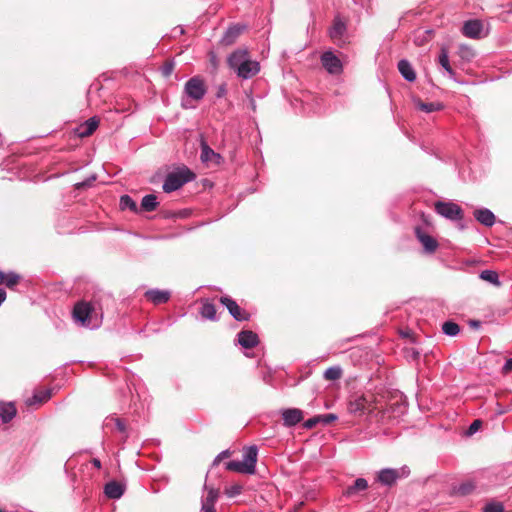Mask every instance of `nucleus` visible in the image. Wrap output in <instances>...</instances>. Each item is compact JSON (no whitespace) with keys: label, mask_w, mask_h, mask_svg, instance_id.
<instances>
[{"label":"nucleus","mask_w":512,"mask_h":512,"mask_svg":"<svg viewBox=\"0 0 512 512\" xmlns=\"http://www.w3.org/2000/svg\"><path fill=\"white\" fill-rule=\"evenodd\" d=\"M19 280L20 276L18 274L9 272L5 274V281H3V284H5L8 288H12L18 284Z\"/></svg>","instance_id":"obj_38"},{"label":"nucleus","mask_w":512,"mask_h":512,"mask_svg":"<svg viewBox=\"0 0 512 512\" xmlns=\"http://www.w3.org/2000/svg\"><path fill=\"white\" fill-rule=\"evenodd\" d=\"M283 423L286 427H292L300 423L303 418V412L297 408L284 409L281 412Z\"/></svg>","instance_id":"obj_11"},{"label":"nucleus","mask_w":512,"mask_h":512,"mask_svg":"<svg viewBox=\"0 0 512 512\" xmlns=\"http://www.w3.org/2000/svg\"><path fill=\"white\" fill-rule=\"evenodd\" d=\"M124 486L116 481H110L105 485V495L110 499H119L124 494Z\"/></svg>","instance_id":"obj_18"},{"label":"nucleus","mask_w":512,"mask_h":512,"mask_svg":"<svg viewBox=\"0 0 512 512\" xmlns=\"http://www.w3.org/2000/svg\"><path fill=\"white\" fill-rule=\"evenodd\" d=\"M225 93H226V88H225V86H224V85H221V86L219 87V89H218L217 97H219V98H220V97L224 96V95H225Z\"/></svg>","instance_id":"obj_47"},{"label":"nucleus","mask_w":512,"mask_h":512,"mask_svg":"<svg viewBox=\"0 0 512 512\" xmlns=\"http://www.w3.org/2000/svg\"><path fill=\"white\" fill-rule=\"evenodd\" d=\"M416 236L426 252L433 253L437 249V241L432 236L422 232L420 228L416 229Z\"/></svg>","instance_id":"obj_13"},{"label":"nucleus","mask_w":512,"mask_h":512,"mask_svg":"<svg viewBox=\"0 0 512 512\" xmlns=\"http://www.w3.org/2000/svg\"><path fill=\"white\" fill-rule=\"evenodd\" d=\"M158 206L157 197L153 194L146 195L142 198L141 208L145 211H154Z\"/></svg>","instance_id":"obj_29"},{"label":"nucleus","mask_w":512,"mask_h":512,"mask_svg":"<svg viewBox=\"0 0 512 512\" xmlns=\"http://www.w3.org/2000/svg\"><path fill=\"white\" fill-rule=\"evenodd\" d=\"M50 397H51L50 390L38 391V392H35L32 397H30L26 400V404L28 406H31L34 404L43 403V402L47 401L48 399H50Z\"/></svg>","instance_id":"obj_27"},{"label":"nucleus","mask_w":512,"mask_h":512,"mask_svg":"<svg viewBox=\"0 0 512 512\" xmlns=\"http://www.w3.org/2000/svg\"><path fill=\"white\" fill-rule=\"evenodd\" d=\"M16 407L12 402H0V418L4 423L11 421L16 415Z\"/></svg>","instance_id":"obj_22"},{"label":"nucleus","mask_w":512,"mask_h":512,"mask_svg":"<svg viewBox=\"0 0 512 512\" xmlns=\"http://www.w3.org/2000/svg\"><path fill=\"white\" fill-rule=\"evenodd\" d=\"M173 64L172 63H166L163 67H162V73L164 76H169L172 71H173Z\"/></svg>","instance_id":"obj_43"},{"label":"nucleus","mask_w":512,"mask_h":512,"mask_svg":"<svg viewBox=\"0 0 512 512\" xmlns=\"http://www.w3.org/2000/svg\"><path fill=\"white\" fill-rule=\"evenodd\" d=\"M368 488V482L364 478H357L353 485L346 488L343 495L346 497H352L360 491H364Z\"/></svg>","instance_id":"obj_24"},{"label":"nucleus","mask_w":512,"mask_h":512,"mask_svg":"<svg viewBox=\"0 0 512 512\" xmlns=\"http://www.w3.org/2000/svg\"><path fill=\"white\" fill-rule=\"evenodd\" d=\"M227 63L229 68L243 80L251 79L260 72V63L251 58L247 49L233 51L228 56Z\"/></svg>","instance_id":"obj_1"},{"label":"nucleus","mask_w":512,"mask_h":512,"mask_svg":"<svg viewBox=\"0 0 512 512\" xmlns=\"http://www.w3.org/2000/svg\"><path fill=\"white\" fill-rule=\"evenodd\" d=\"M229 455H230L229 450H224V451L220 452V453L216 456V458L214 459L213 464H214V465L219 464V462H220L222 459H224V458L228 457Z\"/></svg>","instance_id":"obj_42"},{"label":"nucleus","mask_w":512,"mask_h":512,"mask_svg":"<svg viewBox=\"0 0 512 512\" xmlns=\"http://www.w3.org/2000/svg\"><path fill=\"white\" fill-rule=\"evenodd\" d=\"M481 424H482V423H481V421H480V420H475V421H473V422H472V424H471V425H470V427H469V433H470V434L475 433V432L479 429V427L481 426Z\"/></svg>","instance_id":"obj_44"},{"label":"nucleus","mask_w":512,"mask_h":512,"mask_svg":"<svg viewBox=\"0 0 512 512\" xmlns=\"http://www.w3.org/2000/svg\"><path fill=\"white\" fill-rule=\"evenodd\" d=\"M207 494L205 498L202 500V504L215 506V503L218 498V491L214 488H207Z\"/></svg>","instance_id":"obj_35"},{"label":"nucleus","mask_w":512,"mask_h":512,"mask_svg":"<svg viewBox=\"0 0 512 512\" xmlns=\"http://www.w3.org/2000/svg\"><path fill=\"white\" fill-rule=\"evenodd\" d=\"M98 124L99 121L96 117L89 118L79 127V135L81 137L90 136L97 129Z\"/></svg>","instance_id":"obj_25"},{"label":"nucleus","mask_w":512,"mask_h":512,"mask_svg":"<svg viewBox=\"0 0 512 512\" xmlns=\"http://www.w3.org/2000/svg\"><path fill=\"white\" fill-rule=\"evenodd\" d=\"M399 478V472L396 469L385 468L379 471L378 473V481L383 485L391 486L396 480Z\"/></svg>","instance_id":"obj_15"},{"label":"nucleus","mask_w":512,"mask_h":512,"mask_svg":"<svg viewBox=\"0 0 512 512\" xmlns=\"http://www.w3.org/2000/svg\"><path fill=\"white\" fill-rule=\"evenodd\" d=\"M201 161L203 163L214 162L219 164L221 161V155L214 152L205 142L201 143Z\"/></svg>","instance_id":"obj_17"},{"label":"nucleus","mask_w":512,"mask_h":512,"mask_svg":"<svg viewBox=\"0 0 512 512\" xmlns=\"http://www.w3.org/2000/svg\"><path fill=\"white\" fill-rule=\"evenodd\" d=\"M321 64L324 69L332 75H339L343 72V64L338 56L332 51H325L321 57Z\"/></svg>","instance_id":"obj_8"},{"label":"nucleus","mask_w":512,"mask_h":512,"mask_svg":"<svg viewBox=\"0 0 512 512\" xmlns=\"http://www.w3.org/2000/svg\"><path fill=\"white\" fill-rule=\"evenodd\" d=\"M502 370L504 373H509L512 371V358H509L506 360L505 364L503 365Z\"/></svg>","instance_id":"obj_45"},{"label":"nucleus","mask_w":512,"mask_h":512,"mask_svg":"<svg viewBox=\"0 0 512 512\" xmlns=\"http://www.w3.org/2000/svg\"><path fill=\"white\" fill-rule=\"evenodd\" d=\"M398 70L402 77L408 81L413 82L416 79V73L408 60L402 59L398 62Z\"/></svg>","instance_id":"obj_20"},{"label":"nucleus","mask_w":512,"mask_h":512,"mask_svg":"<svg viewBox=\"0 0 512 512\" xmlns=\"http://www.w3.org/2000/svg\"><path fill=\"white\" fill-rule=\"evenodd\" d=\"M201 511L202 512H216L215 506H210V505H205V504H202Z\"/></svg>","instance_id":"obj_46"},{"label":"nucleus","mask_w":512,"mask_h":512,"mask_svg":"<svg viewBox=\"0 0 512 512\" xmlns=\"http://www.w3.org/2000/svg\"><path fill=\"white\" fill-rule=\"evenodd\" d=\"M442 331L445 335L454 337L459 334L460 327L456 322L446 321L442 325Z\"/></svg>","instance_id":"obj_31"},{"label":"nucleus","mask_w":512,"mask_h":512,"mask_svg":"<svg viewBox=\"0 0 512 512\" xmlns=\"http://www.w3.org/2000/svg\"><path fill=\"white\" fill-rule=\"evenodd\" d=\"M112 424L115 425V428L118 432L124 433L126 431V425L120 418H106L105 420V427H110Z\"/></svg>","instance_id":"obj_34"},{"label":"nucleus","mask_w":512,"mask_h":512,"mask_svg":"<svg viewBox=\"0 0 512 512\" xmlns=\"http://www.w3.org/2000/svg\"><path fill=\"white\" fill-rule=\"evenodd\" d=\"M472 324H473L474 326H478V325H479V323H478V322H473Z\"/></svg>","instance_id":"obj_50"},{"label":"nucleus","mask_w":512,"mask_h":512,"mask_svg":"<svg viewBox=\"0 0 512 512\" xmlns=\"http://www.w3.org/2000/svg\"><path fill=\"white\" fill-rule=\"evenodd\" d=\"M320 417L319 416H315L313 418H310L308 420H306L303 424V426L307 429H311L313 427H315L318 423H320Z\"/></svg>","instance_id":"obj_40"},{"label":"nucleus","mask_w":512,"mask_h":512,"mask_svg":"<svg viewBox=\"0 0 512 512\" xmlns=\"http://www.w3.org/2000/svg\"><path fill=\"white\" fill-rule=\"evenodd\" d=\"M346 24L342 21V19L337 16L334 19L333 25L329 30L330 38L337 44H341L343 42V37L346 33Z\"/></svg>","instance_id":"obj_12"},{"label":"nucleus","mask_w":512,"mask_h":512,"mask_svg":"<svg viewBox=\"0 0 512 512\" xmlns=\"http://www.w3.org/2000/svg\"><path fill=\"white\" fill-rule=\"evenodd\" d=\"M439 63L450 75L454 74V72L449 64L448 54L445 49L441 50V53L439 55Z\"/></svg>","instance_id":"obj_36"},{"label":"nucleus","mask_w":512,"mask_h":512,"mask_svg":"<svg viewBox=\"0 0 512 512\" xmlns=\"http://www.w3.org/2000/svg\"><path fill=\"white\" fill-rule=\"evenodd\" d=\"M480 278L482 280H485V281L493 284V285H496V286L500 285L499 276H498L497 272H495L493 270H483L480 273Z\"/></svg>","instance_id":"obj_32"},{"label":"nucleus","mask_w":512,"mask_h":512,"mask_svg":"<svg viewBox=\"0 0 512 512\" xmlns=\"http://www.w3.org/2000/svg\"><path fill=\"white\" fill-rule=\"evenodd\" d=\"M319 417H320V421L326 425L330 424L331 422H333L337 419V416L334 414H325V415H320Z\"/></svg>","instance_id":"obj_41"},{"label":"nucleus","mask_w":512,"mask_h":512,"mask_svg":"<svg viewBox=\"0 0 512 512\" xmlns=\"http://www.w3.org/2000/svg\"><path fill=\"white\" fill-rule=\"evenodd\" d=\"M379 408V399L372 392L355 394L348 403V410L351 414L363 416L371 414Z\"/></svg>","instance_id":"obj_3"},{"label":"nucleus","mask_w":512,"mask_h":512,"mask_svg":"<svg viewBox=\"0 0 512 512\" xmlns=\"http://www.w3.org/2000/svg\"><path fill=\"white\" fill-rule=\"evenodd\" d=\"M414 103L419 110H421L425 113H432L435 111H440L444 107L443 104L440 102L424 103L421 100H415Z\"/></svg>","instance_id":"obj_26"},{"label":"nucleus","mask_w":512,"mask_h":512,"mask_svg":"<svg viewBox=\"0 0 512 512\" xmlns=\"http://www.w3.org/2000/svg\"><path fill=\"white\" fill-rule=\"evenodd\" d=\"M119 204L122 210L129 209L133 212H137V204L129 195L121 196Z\"/></svg>","instance_id":"obj_33"},{"label":"nucleus","mask_w":512,"mask_h":512,"mask_svg":"<svg viewBox=\"0 0 512 512\" xmlns=\"http://www.w3.org/2000/svg\"><path fill=\"white\" fill-rule=\"evenodd\" d=\"M238 343L244 348H253L258 344V336L249 330L241 331L238 334Z\"/></svg>","instance_id":"obj_14"},{"label":"nucleus","mask_w":512,"mask_h":512,"mask_svg":"<svg viewBox=\"0 0 512 512\" xmlns=\"http://www.w3.org/2000/svg\"><path fill=\"white\" fill-rule=\"evenodd\" d=\"M92 464L97 468V469H100L101 468V461L97 458H94L92 460Z\"/></svg>","instance_id":"obj_48"},{"label":"nucleus","mask_w":512,"mask_h":512,"mask_svg":"<svg viewBox=\"0 0 512 512\" xmlns=\"http://www.w3.org/2000/svg\"><path fill=\"white\" fill-rule=\"evenodd\" d=\"M462 33L468 38H481L483 36V24L480 20H468L462 27Z\"/></svg>","instance_id":"obj_10"},{"label":"nucleus","mask_w":512,"mask_h":512,"mask_svg":"<svg viewBox=\"0 0 512 512\" xmlns=\"http://www.w3.org/2000/svg\"><path fill=\"white\" fill-rule=\"evenodd\" d=\"M184 92L193 100L199 101L203 99L206 94L204 81L197 76L190 78L184 86Z\"/></svg>","instance_id":"obj_7"},{"label":"nucleus","mask_w":512,"mask_h":512,"mask_svg":"<svg viewBox=\"0 0 512 512\" xmlns=\"http://www.w3.org/2000/svg\"><path fill=\"white\" fill-rule=\"evenodd\" d=\"M484 512H504V506L500 502L487 503L483 509Z\"/></svg>","instance_id":"obj_39"},{"label":"nucleus","mask_w":512,"mask_h":512,"mask_svg":"<svg viewBox=\"0 0 512 512\" xmlns=\"http://www.w3.org/2000/svg\"><path fill=\"white\" fill-rule=\"evenodd\" d=\"M145 296L148 300H150L154 304H162L169 300L170 293L168 291L151 289L145 293Z\"/></svg>","instance_id":"obj_21"},{"label":"nucleus","mask_w":512,"mask_h":512,"mask_svg":"<svg viewBox=\"0 0 512 512\" xmlns=\"http://www.w3.org/2000/svg\"><path fill=\"white\" fill-rule=\"evenodd\" d=\"M474 217L478 222L487 227H491L495 223V215L487 208L476 209Z\"/></svg>","instance_id":"obj_16"},{"label":"nucleus","mask_w":512,"mask_h":512,"mask_svg":"<svg viewBox=\"0 0 512 512\" xmlns=\"http://www.w3.org/2000/svg\"><path fill=\"white\" fill-rule=\"evenodd\" d=\"M72 317L77 324L89 329L98 328L102 322V315L86 301H79L74 305Z\"/></svg>","instance_id":"obj_2"},{"label":"nucleus","mask_w":512,"mask_h":512,"mask_svg":"<svg viewBox=\"0 0 512 512\" xmlns=\"http://www.w3.org/2000/svg\"><path fill=\"white\" fill-rule=\"evenodd\" d=\"M244 29L245 27L240 25H234L229 27L222 38V43L226 45H231L235 42V40L239 37V35L243 32Z\"/></svg>","instance_id":"obj_23"},{"label":"nucleus","mask_w":512,"mask_h":512,"mask_svg":"<svg viewBox=\"0 0 512 512\" xmlns=\"http://www.w3.org/2000/svg\"><path fill=\"white\" fill-rule=\"evenodd\" d=\"M200 314L203 318L209 319V320H215L216 319V307L213 303L206 301L203 303Z\"/></svg>","instance_id":"obj_28"},{"label":"nucleus","mask_w":512,"mask_h":512,"mask_svg":"<svg viewBox=\"0 0 512 512\" xmlns=\"http://www.w3.org/2000/svg\"><path fill=\"white\" fill-rule=\"evenodd\" d=\"M435 211L449 219V220H462L463 219V210L462 208L453 202H443L437 201L435 203Z\"/></svg>","instance_id":"obj_6"},{"label":"nucleus","mask_w":512,"mask_h":512,"mask_svg":"<svg viewBox=\"0 0 512 512\" xmlns=\"http://www.w3.org/2000/svg\"><path fill=\"white\" fill-rule=\"evenodd\" d=\"M343 370L340 366H331L324 371L323 377L325 380L335 381L342 377Z\"/></svg>","instance_id":"obj_30"},{"label":"nucleus","mask_w":512,"mask_h":512,"mask_svg":"<svg viewBox=\"0 0 512 512\" xmlns=\"http://www.w3.org/2000/svg\"><path fill=\"white\" fill-rule=\"evenodd\" d=\"M3 281H5V273L0 271V284H3Z\"/></svg>","instance_id":"obj_49"},{"label":"nucleus","mask_w":512,"mask_h":512,"mask_svg":"<svg viewBox=\"0 0 512 512\" xmlns=\"http://www.w3.org/2000/svg\"><path fill=\"white\" fill-rule=\"evenodd\" d=\"M220 302L228 309L231 316L237 321H246L249 319V314L242 310L239 305L230 297L223 296Z\"/></svg>","instance_id":"obj_9"},{"label":"nucleus","mask_w":512,"mask_h":512,"mask_svg":"<svg viewBox=\"0 0 512 512\" xmlns=\"http://www.w3.org/2000/svg\"><path fill=\"white\" fill-rule=\"evenodd\" d=\"M258 448L255 445L247 447L243 452V460H232L226 463L225 467L229 471L242 474L253 475L256 472V463Z\"/></svg>","instance_id":"obj_4"},{"label":"nucleus","mask_w":512,"mask_h":512,"mask_svg":"<svg viewBox=\"0 0 512 512\" xmlns=\"http://www.w3.org/2000/svg\"><path fill=\"white\" fill-rule=\"evenodd\" d=\"M195 174L188 168L184 167L177 171L169 173L163 183V190L170 193L180 189L184 184L192 181Z\"/></svg>","instance_id":"obj_5"},{"label":"nucleus","mask_w":512,"mask_h":512,"mask_svg":"<svg viewBox=\"0 0 512 512\" xmlns=\"http://www.w3.org/2000/svg\"><path fill=\"white\" fill-rule=\"evenodd\" d=\"M243 490V486L241 484H232L225 489V494L229 498L236 497L241 494Z\"/></svg>","instance_id":"obj_37"},{"label":"nucleus","mask_w":512,"mask_h":512,"mask_svg":"<svg viewBox=\"0 0 512 512\" xmlns=\"http://www.w3.org/2000/svg\"><path fill=\"white\" fill-rule=\"evenodd\" d=\"M476 488V483L472 479L465 480L458 485L453 486L452 492L457 496H467Z\"/></svg>","instance_id":"obj_19"}]
</instances>
